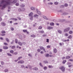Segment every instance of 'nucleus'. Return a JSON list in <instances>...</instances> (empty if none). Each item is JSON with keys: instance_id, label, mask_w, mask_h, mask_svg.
Listing matches in <instances>:
<instances>
[{"instance_id": "obj_16", "label": "nucleus", "mask_w": 73, "mask_h": 73, "mask_svg": "<svg viewBox=\"0 0 73 73\" xmlns=\"http://www.w3.org/2000/svg\"><path fill=\"white\" fill-rule=\"evenodd\" d=\"M58 32L59 33H60V34H61V33H62V31H61L60 30H58Z\"/></svg>"}, {"instance_id": "obj_43", "label": "nucleus", "mask_w": 73, "mask_h": 73, "mask_svg": "<svg viewBox=\"0 0 73 73\" xmlns=\"http://www.w3.org/2000/svg\"><path fill=\"white\" fill-rule=\"evenodd\" d=\"M42 26H40L38 28V29H42Z\"/></svg>"}, {"instance_id": "obj_20", "label": "nucleus", "mask_w": 73, "mask_h": 73, "mask_svg": "<svg viewBox=\"0 0 73 73\" xmlns=\"http://www.w3.org/2000/svg\"><path fill=\"white\" fill-rule=\"evenodd\" d=\"M25 66H24V65L23 64H22L21 66V68H25Z\"/></svg>"}, {"instance_id": "obj_44", "label": "nucleus", "mask_w": 73, "mask_h": 73, "mask_svg": "<svg viewBox=\"0 0 73 73\" xmlns=\"http://www.w3.org/2000/svg\"><path fill=\"white\" fill-rule=\"evenodd\" d=\"M66 62V60H64L63 61V64H65V63Z\"/></svg>"}, {"instance_id": "obj_40", "label": "nucleus", "mask_w": 73, "mask_h": 73, "mask_svg": "<svg viewBox=\"0 0 73 73\" xmlns=\"http://www.w3.org/2000/svg\"><path fill=\"white\" fill-rule=\"evenodd\" d=\"M18 42V40L17 39H15V42L16 44L17 43V42Z\"/></svg>"}, {"instance_id": "obj_11", "label": "nucleus", "mask_w": 73, "mask_h": 73, "mask_svg": "<svg viewBox=\"0 0 73 73\" xmlns=\"http://www.w3.org/2000/svg\"><path fill=\"white\" fill-rule=\"evenodd\" d=\"M30 9L32 11H34V10H35V9H36L35 8L33 7H30Z\"/></svg>"}, {"instance_id": "obj_41", "label": "nucleus", "mask_w": 73, "mask_h": 73, "mask_svg": "<svg viewBox=\"0 0 73 73\" xmlns=\"http://www.w3.org/2000/svg\"><path fill=\"white\" fill-rule=\"evenodd\" d=\"M44 69L46 70V69H47V67H46V66H45L44 67Z\"/></svg>"}, {"instance_id": "obj_53", "label": "nucleus", "mask_w": 73, "mask_h": 73, "mask_svg": "<svg viewBox=\"0 0 73 73\" xmlns=\"http://www.w3.org/2000/svg\"><path fill=\"white\" fill-rule=\"evenodd\" d=\"M4 44L5 45H8V44L6 42H4Z\"/></svg>"}, {"instance_id": "obj_14", "label": "nucleus", "mask_w": 73, "mask_h": 73, "mask_svg": "<svg viewBox=\"0 0 73 73\" xmlns=\"http://www.w3.org/2000/svg\"><path fill=\"white\" fill-rule=\"evenodd\" d=\"M53 52L54 53H56L57 52V49L56 48H55L53 50Z\"/></svg>"}, {"instance_id": "obj_19", "label": "nucleus", "mask_w": 73, "mask_h": 73, "mask_svg": "<svg viewBox=\"0 0 73 73\" xmlns=\"http://www.w3.org/2000/svg\"><path fill=\"white\" fill-rule=\"evenodd\" d=\"M3 48L4 49H7L8 48V47L7 46H4L3 47Z\"/></svg>"}, {"instance_id": "obj_50", "label": "nucleus", "mask_w": 73, "mask_h": 73, "mask_svg": "<svg viewBox=\"0 0 73 73\" xmlns=\"http://www.w3.org/2000/svg\"><path fill=\"white\" fill-rule=\"evenodd\" d=\"M20 6H21V7H25V5H24V4H22L20 5Z\"/></svg>"}, {"instance_id": "obj_26", "label": "nucleus", "mask_w": 73, "mask_h": 73, "mask_svg": "<svg viewBox=\"0 0 73 73\" xmlns=\"http://www.w3.org/2000/svg\"><path fill=\"white\" fill-rule=\"evenodd\" d=\"M6 40L7 42H9V39L8 38H6Z\"/></svg>"}, {"instance_id": "obj_57", "label": "nucleus", "mask_w": 73, "mask_h": 73, "mask_svg": "<svg viewBox=\"0 0 73 73\" xmlns=\"http://www.w3.org/2000/svg\"><path fill=\"white\" fill-rule=\"evenodd\" d=\"M68 61H73V59H70L68 60Z\"/></svg>"}, {"instance_id": "obj_21", "label": "nucleus", "mask_w": 73, "mask_h": 73, "mask_svg": "<svg viewBox=\"0 0 73 73\" xmlns=\"http://www.w3.org/2000/svg\"><path fill=\"white\" fill-rule=\"evenodd\" d=\"M39 15H38L37 14H35L34 15V17H38Z\"/></svg>"}, {"instance_id": "obj_45", "label": "nucleus", "mask_w": 73, "mask_h": 73, "mask_svg": "<svg viewBox=\"0 0 73 73\" xmlns=\"http://www.w3.org/2000/svg\"><path fill=\"white\" fill-rule=\"evenodd\" d=\"M68 4L67 3H65L64 4V6L65 7H68Z\"/></svg>"}, {"instance_id": "obj_37", "label": "nucleus", "mask_w": 73, "mask_h": 73, "mask_svg": "<svg viewBox=\"0 0 73 73\" xmlns=\"http://www.w3.org/2000/svg\"><path fill=\"white\" fill-rule=\"evenodd\" d=\"M58 3L57 2H55L54 3V4H55V5H58Z\"/></svg>"}, {"instance_id": "obj_38", "label": "nucleus", "mask_w": 73, "mask_h": 73, "mask_svg": "<svg viewBox=\"0 0 73 73\" xmlns=\"http://www.w3.org/2000/svg\"><path fill=\"white\" fill-rule=\"evenodd\" d=\"M69 34H72V33H73V31H69Z\"/></svg>"}, {"instance_id": "obj_58", "label": "nucleus", "mask_w": 73, "mask_h": 73, "mask_svg": "<svg viewBox=\"0 0 73 73\" xmlns=\"http://www.w3.org/2000/svg\"><path fill=\"white\" fill-rule=\"evenodd\" d=\"M46 35L45 34L43 35H42V37H46Z\"/></svg>"}, {"instance_id": "obj_64", "label": "nucleus", "mask_w": 73, "mask_h": 73, "mask_svg": "<svg viewBox=\"0 0 73 73\" xmlns=\"http://www.w3.org/2000/svg\"><path fill=\"white\" fill-rule=\"evenodd\" d=\"M67 50L68 51H70V48H69L67 49Z\"/></svg>"}, {"instance_id": "obj_6", "label": "nucleus", "mask_w": 73, "mask_h": 73, "mask_svg": "<svg viewBox=\"0 0 73 73\" xmlns=\"http://www.w3.org/2000/svg\"><path fill=\"white\" fill-rule=\"evenodd\" d=\"M24 62L23 60H19L18 62V64H24Z\"/></svg>"}, {"instance_id": "obj_24", "label": "nucleus", "mask_w": 73, "mask_h": 73, "mask_svg": "<svg viewBox=\"0 0 73 73\" xmlns=\"http://www.w3.org/2000/svg\"><path fill=\"white\" fill-rule=\"evenodd\" d=\"M7 54L8 56H12V55H11V54L10 53H7Z\"/></svg>"}, {"instance_id": "obj_46", "label": "nucleus", "mask_w": 73, "mask_h": 73, "mask_svg": "<svg viewBox=\"0 0 73 73\" xmlns=\"http://www.w3.org/2000/svg\"><path fill=\"white\" fill-rule=\"evenodd\" d=\"M1 33H5V31H1Z\"/></svg>"}, {"instance_id": "obj_29", "label": "nucleus", "mask_w": 73, "mask_h": 73, "mask_svg": "<svg viewBox=\"0 0 73 73\" xmlns=\"http://www.w3.org/2000/svg\"><path fill=\"white\" fill-rule=\"evenodd\" d=\"M14 52V51H13V50H11L10 51V53H12V54Z\"/></svg>"}, {"instance_id": "obj_42", "label": "nucleus", "mask_w": 73, "mask_h": 73, "mask_svg": "<svg viewBox=\"0 0 73 73\" xmlns=\"http://www.w3.org/2000/svg\"><path fill=\"white\" fill-rule=\"evenodd\" d=\"M15 5L16 6H19V3H17L15 4Z\"/></svg>"}, {"instance_id": "obj_5", "label": "nucleus", "mask_w": 73, "mask_h": 73, "mask_svg": "<svg viewBox=\"0 0 73 73\" xmlns=\"http://www.w3.org/2000/svg\"><path fill=\"white\" fill-rule=\"evenodd\" d=\"M39 48L41 50H43L44 51V52H46V51H45V49L44 48V47L42 46H40Z\"/></svg>"}, {"instance_id": "obj_55", "label": "nucleus", "mask_w": 73, "mask_h": 73, "mask_svg": "<svg viewBox=\"0 0 73 73\" xmlns=\"http://www.w3.org/2000/svg\"><path fill=\"white\" fill-rule=\"evenodd\" d=\"M23 38H26V36H25V35H23Z\"/></svg>"}, {"instance_id": "obj_25", "label": "nucleus", "mask_w": 73, "mask_h": 73, "mask_svg": "<svg viewBox=\"0 0 73 73\" xmlns=\"http://www.w3.org/2000/svg\"><path fill=\"white\" fill-rule=\"evenodd\" d=\"M30 20H33V16H30Z\"/></svg>"}, {"instance_id": "obj_31", "label": "nucleus", "mask_w": 73, "mask_h": 73, "mask_svg": "<svg viewBox=\"0 0 73 73\" xmlns=\"http://www.w3.org/2000/svg\"><path fill=\"white\" fill-rule=\"evenodd\" d=\"M23 31L24 33H26V32H27V30H23Z\"/></svg>"}, {"instance_id": "obj_60", "label": "nucleus", "mask_w": 73, "mask_h": 73, "mask_svg": "<svg viewBox=\"0 0 73 73\" xmlns=\"http://www.w3.org/2000/svg\"><path fill=\"white\" fill-rule=\"evenodd\" d=\"M11 31H13L14 30V29L13 27L11 28Z\"/></svg>"}, {"instance_id": "obj_61", "label": "nucleus", "mask_w": 73, "mask_h": 73, "mask_svg": "<svg viewBox=\"0 0 73 73\" xmlns=\"http://www.w3.org/2000/svg\"><path fill=\"white\" fill-rule=\"evenodd\" d=\"M13 42H14V41L13 40L11 42V44H13Z\"/></svg>"}, {"instance_id": "obj_62", "label": "nucleus", "mask_w": 73, "mask_h": 73, "mask_svg": "<svg viewBox=\"0 0 73 73\" xmlns=\"http://www.w3.org/2000/svg\"><path fill=\"white\" fill-rule=\"evenodd\" d=\"M40 50H41L39 49H38L37 50V51H38V52H40Z\"/></svg>"}, {"instance_id": "obj_51", "label": "nucleus", "mask_w": 73, "mask_h": 73, "mask_svg": "<svg viewBox=\"0 0 73 73\" xmlns=\"http://www.w3.org/2000/svg\"><path fill=\"white\" fill-rule=\"evenodd\" d=\"M1 62L2 65H4V62Z\"/></svg>"}, {"instance_id": "obj_30", "label": "nucleus", "mask_w": 73, "mask_h": 73, "mask_svg": "<svg viewBox=\"0 0 73 73\" xmlns=\"http://www.w3.org/2000/svg\"><path fill=\"white\" fill-rule=\"evenodd\" d=\"M8 71V69H6L4 70V72H7Z\"/></svg>"}, {"instance_id": "obj_17", "label": "nucleus", "mask_w": 73, "mask_h": 73, "mask_svg": "<svg viewBox=\"0 0 73 73\" xmlns=\"http://www.w3.org/2000/svg\"><path fill=\"white\" fill-rule=\"evenodd\" d=\"M53 28L52 27L48 26L47 27V29H53Z\"/></svg>"}, {"instance_id": "obj_9", "label": "nucleus", "mask_w": 73, "mask_h": 73, "mask_svg": "<svg viewBox=\"0 0 73 73\" xmlns=\"http://www.w3.org/2000/svg\"><path fill=\"white\" fill-rule=\"evenodd\" d=\"M1 25H2V26H5V23L4 22H2L1 23Z\"/></svg>"}, {"instance_id": "obj_22", "label": "nucleus", "mask_w": 73, "mask_h": 73, "mask_svg": "<svg viewBox=\"0 0 73 73\" xmlns=\"http://www.w3.org/2000/svg\"><path fill=\"white\" fill-rule=\"evenodd\" d=\"M31 37H36V36L34 35H31Z\"/></svg>"}, {"instance_id": "obj_12", "label": "nucleus", "mask_w": 73, "mask_h": 73, "mask_svg": "<svg viewBox=\"0 0 73 73\" xmlns=\"http://www.w3.org/2000/svg\"><path fill=\"white\" fill-rule=\"evenodd\" d=\"M38 32L40 33H44V31L42 30L39 31Z\"/></svg>"}, {"instance_id": "obj_3", "label": "nucleus", "mask_w": 73, "mask_h": 73, "mask_svg": "<svg viewBox=\"0 0 73 73\" xmlns=\"http://www.w3.org/2000/svg\"><path fill=\"white\" fill-rule=\"evenodd\" d=\"M59 69H61L62 72H64L65 71V67L64 66L60 67Z\"/></svg>"}, {"instance_id": "obj_48", "label": "nucleus", "mask_w": 73, "mask_h": 73, "mask_svg": "<svg viewBox=\"0 0 73 73\" xmlns=\"http://www.w3.org/2000/svg\"><path fill=\"white\" fill-rule=\"evenodd\" d=\"M48 68H53V66H48Z\"/></svg>"}, {"instance_id": "obj_52", "label": "nucleus", "mask_w": 73, "mask_h": 73, "mask_svg": "<svg viewBox=\"0 0 73 73\" xmlns=\"http://www.w3.org/2000/svg\"><path fill=\"white\" fill-rule=\"evenodd\" d=\"M65 36H68V34L67 33H66L65 34Z\"/></svg>"}, {"instance_id": "obj_7", "label": "nucleus", "mask_w": 73, "mask_h": 73, "mask_svg": "<svg viewBox=\"0 0 73 73\" xmlns=\"http://www.w3.org/2000/svg\"><path fill=\"white\" fill-rule=\"evenodd\" d=\"M32 69L33 70H38V69L37 67H34Z\"/></svg>"}, {"instance_id": "obj_33", "label": "nucleus", "mask_w": 73, "mask_h": 73, "mask_svg": "<svg viewBox=\"0 0 73 73\" xmlns=\"http://www.w3.org/2000/svg\"><path fill=\"white\" fill-rule=\"evenodd\" d=\"M22 58V57L21 56H20L19 57L18 59H17V60H20V59H21V58Z\"/></svg>"}, {"instance_id": "obj_23", "label": "nucleus", "mask_w": 73, "mask_h": 73, "mask_svg": "<svg viewBox=\"0 0 73 73\" xmlns=\"http://www.w3.org/2000/svg\"><path fill=\"white\" fill-rule=\"evenodd\" d=\"M43 18L44 19H45L46 20H48V19L45 16H43Z\"/></svg>"}, {"instance_id": "obj_10", "label": "nucleus", "mask_w": 73, "mask_h": 73, "mask_svg": "<svg viewBox=\"0 0 73 73\" xmlns=\"http://www.w3.org/2000/svg\"><path fill=\"white\" fill-rule=\"evenodd\" d=\"M36 12H37L38 14V15H41V12L39 11L38 9H36Z\"/></svg>"}, {"instance_id": "obj_56", "label": "nucleus", "mask_w": 73, "mask_h": 73, "mask_svg": "<svg viewBox=\"0 0 73 73\" xmlns=\"http://www.w3.org/2000/svg\"><path fill=\"white\" fill-rule=\"evenodd\" d=\"M47 48H50V46H47Z\"/></svg>"}, {"instance_id": "obj_18", "label": "nucleus", "mask_w": 73, "mask_h": 73, "mask_svg": "<svg viewBox=\"0 0 73 73\" xmlns=\"http://www.w3.org/2000/svg\"><path fill=\"white\" fill-rule=\"evenodd\" d=\"M68 13H62V15H68Z\"/></svg>"}, {"instance_id": "obj_54", "label": "nucleus", "mask_w": 73, "mask_h": 73, "mask_svg": "<svg viewBox=\"0 0 73 73\" xmlns=\"http://www.w3.org/2000/svg\"><path fill=\"white\" fill-rule=\"evenodd\" d=\"M5 34H1V36H5Z\"/></svg>"}, {"instance_id": "obj_28", "label": "nucleus", "mask_w": 73, "mask_h": 73, "mask_svg": "<svg viewBox=\"0 0 73 73\" xmlns=\"http://www.w3.org/2000/svg\"><path fill=\"white\" fill-rule=\"evenodd\" d=\"M70 58V57L69 56H67L66 57V59H68V58Z\"/></svg>"}, {"instance_id": "obj_2", "label": "nucleus", "mask_w": 73, "mask_h": 73, "mask_svg": "<svg viewBox=\"0 0 73 73\" xmlns=\"http://www.w3.org/2000/svg\"><path fill=\"white\" fill-rule=\"evenodd\" d=\"M70 30V27H68L65 29L64 31V32H67Z\"/></svg>"}, {"instance_id": "obj_8", "label": "nucleus", "mask_w": 73, "mask_h": 73, "mask_svg": "<svg viewBox=\"0 0 73 73\" xmlns=\"http://www.w3.org/2000/svg\"><path fill=\"white\" fill-rule=\"evenodd\" d=\"M18 43L19 45H20V46H22V45H23V43L20 42H18Z\"/></svg>"}, {"instance_id": "obj_32", "label": "nucleus", "mask_w": 73, "mask_h": 73, "mask_svg": "<svg viewBox=\"0 0 73 73\" xmlns=\"http://www.w3.org/2000/svg\"><path fill=\"white\" fill-rule=\"evenodd\" d=\"M48 62L47 61H43V63L44 64H46V63H48Z\"/></svg>"}, {"instance_id": "obj_59", "label": "nucleus", "mask_w": 73, "mask_h": 73, "mask_svg": "<svg viewBox=\"0 0 73 73\" xmlns=\"http://www.w3.org/2000/svg\"><path fill=\"white\" fill-rule=\"evenodd\" d=\"M46 42H49V39H46Z\"/></svg>"}, {"instance_id": "obj_13", "label": "nucleus", "mask_w": 73, "mask_h": 73, "mask_svg": "<svg viewBox=\"0 0 73 73\" xmlns=\"http://www.w3.org/2000/svg\"><path fill=\"white\" fill-rule=\"evenodd\" d=\"M10 20H15V21H17V19L16 18H11L10 19Z\"/></svg>"}, {"instance_id": "obj_49", "label": "nucleus", "mask_w": 73, "mask_h": 73, "mask_svg": "<svg viewBox=\"0 0 73 73\" xmlns=\"http://www.w3.org/2000/svg\"><path fill=\"white\" fill-rule=\"evenodd\" d=\"M39 65L40 66H41L42 67H43V66H42V64L41 63H40L39 64Z\"/></svg>"}, {"instance_id": "obj_1", "label": "nucleus", "mask_w": 73, "mask_h": 73, "mask_svg": "<svg viewBox=\"0 0 73 73\" xmlns=\"http://www.w3.org/2000/svg\"><path fill=\"white\" fill-rule=\"evenodd\" d=\"M17 1V0H14L12 2H9L6 1L5 0L2 1L1 3V5H0V7H2V9H4L8 5H11V4H15Z\"/></svg>"}, {"instance_id": "obj_27", "label": "nucleus", "mask_w": 73, "mask_h": 73, "mask_svg": "<svg viewBox=\"0 0 73 73\" xmlns=\"http://www.w3.org/2000/svg\"><path fill=\"white\" fill-rule=\"evenodd\" d=\"M68 38H69L70 39V38H72V35H70L68 37Z\"/></svg>"}, {"instance_id": "obj_36", "label": "nucleus", "mask_w": 73, "mask_h": 73, "mask_svg": "<svg viewBox=\"0 0 73 73\" xmlns=\"http://www.w3.org/2000/svg\"><path fill=\"white\" fill-rule=\"evenodd\" d=\"M19 38H23V36H22V35H20L19 36Z\"/></svg>"}, {"instance_id": "obj_34", "label": "nucleus", "mask_w": 73, "mask_h": 73, "mask_svg": "<svg viewBox=\"0 0 73 73\" xmlns=\"http://www.w3.org/2000/svg\"><path fill=\"white\" fill-rule=\"evenodd\" d=\"M50 25L51 26H53V25H54V23H50Z\"/></svg>"}, {"instance_id": "obj_35", "label": "nucleus", "mask_w": 73, "mask_h": 73, "mask_svg": "<svg viewBox=\"0 0 73 73\" xmlns=\"http://www.w3.org/2000/svg\"><path fill=\"white\" fill-rule=\"evenodd\" d=\"M16 46H13L11 47L12 49H15Z\"/></svg>"}, {"instance_id": "obj_47", "label": "nucleus", "mask_w": 73, "mask_h": 73, "mask_svg": "<svg viewBox=\"0 0 73 73\" xmlns=\"http://www.w3.org/2000/svg\"><path fill=\"white\" fill-rule=\"evenodd\" d=\"M18 53L17 52H15L14 53V54H14L15 55H17Z\"/></svg>"}, {"instance_id": "obj_39", "label": "nucleus", "mask_w": 73, "mask_h": 73, "mask_svg": "<svg viewBox=\"0 0 73 73\" xmlns=\"http://www.w3.org/2000/svg\"><path fill=\"white\" fill-rule=\"evenodd\" d=\"M28 56L30 57H32V55L31 54H29Z\"/></svg>"}, {"instance_id": "obj_15", "label": "nucleus", "mask_w": 73, "mask_h": 73, "mask_svg": "<svg viewBox=\"0 0 73 73\" xmlns=\"http://www.w3.org/2000/svg\"><path fill=\"white\" fill-rule=\"evenodd\" d=\"M33 13L31 12L29 14V16L30 17L32 16H33Z\"/></svg>"}, {"instance_id": "obj_4", "label": "nucleus", "mask_w": 73, "mask_h": 73, "mask_svg": "<svg viewBox=\"0 0 73 73\" xmlns=\"http://www.w3.org/2000/svg\"><path fill=\"white\" fill-rule=\"evenodd\" d=\"M19 11V12H22V11H25V9L24 8H21L18 10Z\"/></svg>"}, {"instance_id": "obj_63", "label": "nucleus", "mask_w": 73, "mask_h": 73, "mask_svg": "<svg viewBox=\"0 0 73 73\" xmlns=\"http://www.w3.org/2000/svg\"><path fill=\"white\" fill-rule=\"evenodd\" d=\"M46 1V0H43V2L44 4H46V3H45Z\"/></svg>"}]
</instances>
